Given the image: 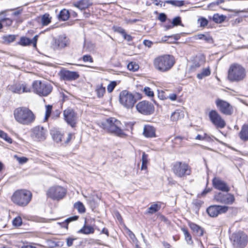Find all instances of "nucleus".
I'll use <instances>...</instances> for the list:
<instances>
[{
  "label": "nucleus",
  "mask_w": 248,
  "mask_h": 248,
  "mask_svg": "<svg viewBox=\"0 0 248 248\" xmlns=\"http://www.w3.org/2000/svg\"><path fill=\"white\" fill-rule=\"evenodd\" d=\"M13 115L15 120L23 125H29L32 123L35 119L33 112L25 107L16 108L14 110Z\"/></svg>",
  "instance_id": "f257e3e1"
},
{
  "label": "nucleus",
  "mask_w": 248,
  "mask_h": 248,
  "mask_svg": "<svg viewBox=\"0 0 248 248\" xmlns=\"http://www.w3.org/2000/svg\"><path fill=\"white\" fill-rule=\"evenodd\" d=\"M120 121L114 117H109L101 123V126L108 133L118 137L125 136Z\"/></svg>",
  "instance_id": "f03ea898"
},
{
  "label": "nucleus",
  "mask_w": 248,
  "mask_h": 248,
  "mask_svg": "<svg viewBox=\"0 0 248 248\" xmlns=\"http://www.w3.org/2000/svg\"><path fill=\"white\" fill-rule=\"evenodd\" d=\"M174 62V59L172 56L164 55L155 59L154 65L158 71L165 72L170 70L173 66Z\"/></svg>",
  "instance_id": "7ed1b4c3"
},
{
  "label": "nucleus",
  "mask_w": 248,
  "mask_h": 248,
  "mask_svg": "<svg viewBox=\"0 0 248 248\" xmlns=\"http://www.w3.org/2000/svg\"><path fill=\"white\" fill-rule=\"evenodd\" d=\"M32 197L31 193L27 190L21 189L16 191L13 194L11 200L16 204L26 206L31 201Z\"/></svg>",
  "instance_id": "20e7f679"
},
{
  "label": "nucleus",
  "mask_w": 248,
  "mask_h": 248,
  "mask_svg": "<svg viewBox=\"0 0 248 248\" xmlns=\"http://www.w3.org/2000/svg\"><path fill=\"white\" fill-rule=\"evenodd\" d=\"M245 69L241 65L234 63L231 65L228 70V78L231 81H240L246 77Z\"/></svg>",
  "instance_id": "39448f33"
},
{
  "label": "nucleus",
  "mask_w": 248,
  "mask_h": 248,
  "mask_svg": "<svg viewBox=\"0 0 248 248\" xmlns=\"http://www.w3.org/2000/svg\"><path fill=\"white\" fill-rule=\"evenodd\" d=\"M32 86L33 92L42 96H47L52 90L51 84L45 81H34Z\"/></svg>",
  "instance_id": "423d86ee"
},
{
  "label": "nucleus",
  "mask_w": 248,
  "mask_h": 248,
  "mask_svg": "<svg viewBox=\"0 0 248 248\" xmlns=\"http://www.w3.org/2000/svg\"><path fill=\"white\" fill-rule=\"evenodd\" d=\"M66 189L60 186H53L50 187L46 191L47 198L54 201H60L66 195Z\"/></svg>",
  "instance_id": "0eeeda50"
},
{
  "label": "nucleus",
  "mask_w": 248,
  "mask_h": 248,
  "mask_svg": "<svg viewBox=\"0 0 248 248\" xmlns=\"http://www.w3.org/2000/svg\"><path fill=\"white\" fill-rule=\"evenodd\" d=\"M172 170L174 174L179 178L189 175L191 173V168L187 164L179 161L173 165Z\"/></svg>",
  "instance_id": "6e6552de"
},
{
  "label": "nucleus",
  "mask_w": 248,
  "mask_h": 248,
  "mask_svg": "<svg viewBox=\"0 0 248 248\" xmlns=\"http://www.w3.org/2000/svg\"><path fill=\"white\" fill-rule=\"evenodd\" d=\"M119 101L122 105L128 108H132L136 101L134 95L126 90L120 93Z\"/></svg>",
  "instance_id": "1a4fd4ad"
},
{
  "label": "nucleus",
  "mask_w": 248,
  "mask_h": 248,
  "mask_svg": "<svg viewBox=\"0 0 248 248\" xmlns=\"http://www.w3.org/2000/svg\"><path fill=\"white\" fill-rule=\"evenodd\" d=\"M214 200L218 203L232 204L235 200L234 196L229 192H218L214 196Z\"/></svg>",
  "instance_id": "9d476101"
},
{
  "label": "nucleus",
  "mask_w": 248,
  "mask_h": 248,
  "mask_svg": "<svg viewBox=\"0 0 248 248\" xmlns=\"http://www.w3.org/2000/svg\"><path fill=\"white\" fill-rule=\"evenodd\" d=\"M231 240L235 247H245L248 243L247 235L241 232L233 233Z\"/></svg>",
  "instance_id": "9b49d317"
},
{
  "label": "nucleus",
  "mask_w": 248,
  "mask_h": 248,
  "mask_svg": "<svg viewBox=\"0 0 248 248\" xmlns=\"http://www.w3.org/2000/svg\"><path fill=\"white\" fill-rule=\"evenodd\" d=\"M209 118L211 123L217 128L222 129L226 125L225 120L216 110H212L209 112Z\"/></svg>",
  "instance_id": "f8f14e48"
},
{
  "label": "nucleus",
  "mask_w": 248,
  "mask_h": 248,
  "mask_svg": "<svg viewBox=\"0 0 248 248\" xmlns=\"http://www.w3.org/2000/svg\"><path fill=\"white\" fill-rule=\"evenodd\" d=\"M47 135L46 129L40 125L36 126L31 129V137L36 141H44Z\"/></svg>",
  "instance_id": "ddd939ff"
},
{
  "label": "nucleus",
  "mask_w": 248,
  "mask_h": 248,
  "mask_svg": "<svg viewBox=\"0 0 248 248\" xmlns=\"http://www.w3.org/2000/svg\"><path fill=\"white\" fill-rule=\"evenodd\" d=\"M136 108L140 113L149 115L153 113L155 108L153 104L147 101H142L136 105Z\"/></svg>",
  "instance_id": "4468645a"
},
{
  "label": "nucleus",
  "mask_w": 248,
  "mask_h": 248,
  "mask_svg": "<svg viewBox=\"0 0 248 248\" xmlns=\"http://www.w3.org/2000/svg\"><path fill=\"white\" fill-rule=\"evenodd\" d=\"M215 103L217 108L222 113L226 115H231L232 114L233 108L228 102L220 99H217Z\"/></svg>",
  "instance_id": "2eb2a0df"
},
{
  "label": "nucleus",
  "mask_w": 248,
  "mask_h": 248,
  "mask_svg": "<svg viewBox=\"0 0 248 248\" xmlns=\"http://www.w3.org/2000/svg\"><path fill=\"white\" fill-rule=\"evenodd\" d=\"M8 90L15 93L20 94L23 93H28L31 89L27 84L24 82H17L8 86Z\"/></svg>",
  "instance_id": "dca6fc26"
},
{
  "label": "nucleus",
  "mask_w": 248,
  "mask_h": 248,
  "mask_svg": "<svg viewBox=\"0 0 248 248\" xmlns=\"http://www.w3.org/2000/svg\"><path fill=\"white\" fill-rule=\"evenodd\" d=\"M63 116L65 121L71 127L76 126L78 116L77 113L72 109L68 108L63 111Z\"/></svg>",
  "instance_id": "f3484780"
},
{
  "label": "nucleus",
  "mask_w": 248,
  "mask_h": 248,
  "mask_svg": "<svg viewBox=\"0 0 248 248\" xmlns=\"http://www.w3.org/2000/svg\"><path fill=\"white\" fill-rule=\"evenodd\" d=\"M213 187L220 192H229L230 187L228 184L219 177H215L212 180Z\"/></svg>",
  "instance_id": "a211bd4d"
},
{
  "label": "nucleus",
  "mask_w": 248,
  "mask_h": 248,
  "mask_svg": "<svg viewBox=\"0 0 248 248\" xmlns=\"http://www.w3.org/2000/svg\"><path fill=\"white\" fill-rule=\"evenodd\" d=\"M229 207L226 206L211 205L206 210L208 214L211 217H216L219 214L226 213Z\"/></svg>",
  "instance_id": "6ab92c4d"
},
{
  "label": "nucleus",
  "mask_w": 248,
  "mask_h": 248,
  "mask_svg": "<svg viewBox=\"0 0 248 248\" xmlns=\"http://www.w3.org/2000/svg\"><path fill=\"white\" fill-rule=\"evenodd\" d=\"M59 76L61 79L66 81L74 80L78 79L79 77L78 72L64 69L60 71Z\"/></svg>",
  "instance_id": "aec40b11"
},
{
  "label": "nucleus",
  "mask_w": 248,
  "mask_h": 248,
  "mask_svg": "<svg viewBox=\"0 0 248 248\" xmlns=\"http://www.w3.org/2000/svg\"><path fill=\"white\" fill-rule=\"evenodd\" d=\"M69 43V39L65 35H62L54 40L53 46L56 49H60L68 46Z\"/></svg>",
  "instance_id": "412c9836"
},
{
  "label": "nucleus",
  "mask_w": 248,
  "mask_h": 248,
  "mask_svg": "<svg viewBox=\"0 0 248 248\" xmlns=\"http://www.w3.org/2000/svg\"><path fill=\"white\" fill-rule=\"evenodd\" d=\"M38 37V35H35L32 39H30L26 37H21L18 44L22 46H28L32 44L33 47L36 48Z\"/></svg>",
  "instance_id": "4be33fe9"
},
{
  "label": "nucleus",
  "mask_w": 248,
  "mask_h": 248,
  "mask_svg": "<svg viewBox=\"0 0 248 248\" xmlns=\"http://www.w3.org/2000/svg\"><path fill=\"white\" fill-rule=\"evenodd\" d=\"M188 225L192 231L194 235L198 236H202L203 235L204 230L200 226L191 221L188 222Z\"/></svg>",
  "instance_id": "5701e85b"
},
{
  "label": "nucleus",
  "mask_w": 248,
  "mask_h": 248,
  "mask_svg": "<svg viewBox=\"0 0 248 248\" xmlns=\"http://www.w3.org/2000/svg\"><path fill=\"white\" fill-rule=\"evenodd\" d=\"M143 135L147 138H153L155 137V129L152 126L145 125L143 132Z\"/></svg>",
  "instance_id": "b1692460"
},
{
  "label": "nucleus",
  "mask_w": 248,
  "mask_h": 248,
  "mask_svg": "<svg viewBox=\"0 0 248 248\" xmlns=\"http://www.w3.org/2000/svg\"><path fill=\"white\" fill-rule=\"evenodd\" d=\"M184 116V112L180 109H176L173 112L171 116L170 119L172 121L176 122L178 120L183 118Z\"/></svg>",
  "instance_id": "393cba45"
},
{
  "label": "nucleus",
  "mask_w": 248,
  "mask_h": 248,
  "mask_svg": "<svg viewBox=\"0 0 248 248\" xmlns=\"http://www.w3.org/2000/svg\"><path fill=\"white\" fill-rule=\"evenodd\" d=\"M240 138L243 141L248 140V124H244L239 133Z\"/></svg>",
  "instance_id": "a878e982"
},
{
  "label": "nucleus",
  "mask_w": 248,
  "mask_h": 248,
  "mask_svg": "<svg viewBox=\"0 0 248 248\" xmlns=\"http://www.w3.org/2000/svg\"><path fill=\"white\" fill-rule=\"evenodd\" d=\"M90 5L89 0H80L74 4V6L80 10L88 8Z\"/></svg>",
  "instance_id": "bb28decb"
},
{
  "label": "nucleus",
  "mask_w": 248,
  "mask_h": 248,
  "mask_svg": "<svg viewBox=\"0 0 248 248\" xmlns=\"http://www.w3.org/2000/svg\"><path fill=\"white\" fill-rule=\"evenodd\" d=\"M51 17L48 14H45L40 17V23L43 26H47L51 22Z\"/></svg>",
  "instance_id": "cd10ccee"
},
{
  "label": "nucleus",
  "mask_w": 248,
  "mask_h": 248,
  "mask_svg": "<svg viewBox=\"0 0 248 248\" xmlns=\"http://www.w3.org/2000/svg\"><path fill=\"white\" fill-rule=\"evenodd\" d=\"M70 16V12L65 9H62L60 12L58 17L59 20L66 21L68 19Z\"/></svg>",
  "instance_id": "c85d7f7f"
},
{
  "label": "nucleus",
  "mask_w": 248,
  "mask_h": 248,
  "mask_svg": "<svg viewBox=\"0 0 248 248\" xmlns=\"http://www.w3.org/2000/svg\"><path fill=\"white\" fill-rule=\"evenodd\" d=\"M197 38L203 40L206 43L213 44L214 42L213 38L209 34H199L197 35Z\"/></svg>",
  "instance_id": "c756f323"
},
{
  "label": "nucleus",
  "mask_w": 248,
  "mask_h": 248,
  "mask_svg": "<svg viewBox=\"0 0 248 248\" xmlns=\"http://www.w3.org/2000/svg\"><path fill=\"white\" fill-rule=\"evenodd\" d=\"M94 231V230L93 227L84 225L80 230L78 231V232L88 234L90 233H93Z\"/></svg>",
  "instance_id": "7c9ffc66"
},
{
  "label": "nucleus",
  "mask_w": 248,
  "mask_h": 248,
  "mask_svg": "<svg viewBox=\"0 0 248 248\" xmlns=\"http://www.w3.org/2000/svg\"><path fill=\"white\" fill-rule=\"evenodd\" d=\"M211 74V71L209 67L206 68H203L200 73L197 75V77L200 79H202L205 77L209 76Z\"/></svg>",
  "instance_id": "2f4dec72"
},
{
  "label": "nucleus",
  "mask_w": 248,
  "mask_h": 248,
  "mask_svg": "<svg viewBox=\"0 0 248 248\" xmlns=\"http://www.w3.org/2000/svg\"><path fill=\"white\" fill-rule=\"evenodd\" d=\"M202 65V62L195 59L192 62V63L189 67V71L191 72H194L199 68Z\"/></svg>",
  "instance_id": "473e14b6"
},
{
  "label": "nucleus",
  "mask_w": 248,
  "mask_h": 248,
  "mask_svg": "<svg viewBox=\"0 0 248 248\" xmlns=\"http://www.w3.org/2000/svg\"><path fill=\"white\" fill-rule=\"evenodd\" d=\"M16 38V36L14 34H9L3 35L2 37L3 42L5 44H10L15 41Z\"/></svg>",
  "instance_id": "72a5a7b5"
},
{
  "label": "nucleus",
  "mask_w": 248,
  "mask_h": 248,
  "mask_svg": "<svg viewBox=\"0 0 248 248\" xmlns=\"http://www.w3.org/2000/svg\"><path fill=\"white\" fill-rule=\"evenodd\" d=\"M161 208L160 204L155 203L152 204L150 207L148 208L147 213L149 214H153L158 211Z\"/></svg>",
  "instance_id": "f704fd0d"
},
{
  "label": "nucleus",
  "mask_w": 248,
  "mask_h": 248,
  "mask_svg": "<svg viewBox=\"0 0 248 248\" xmlns=\"http://www.w3.org/2000/svg\"><path fill=\"white\" fill-rule=\"evenodd\" d=\"M74 242L77 243H81V240L77 238L68 237L66 239V243L67 247H77V245H74Z\"/></svg>",
  "instance_id": "c9c22d12"
},
{
  "label": "nucleus",
  "mask_w": 248,
  "mask_h": 248,
  "mask_svg": "<svg viewBox=\"0 0 248 248\" xmlns=\"http://www.w3.org/2000/svg\"><path fill=\"white\" fill-rule=\"evenodd\" d=\"M181 230L184 233L185 239L188 244L192 243V237L187 229L182 228Z\"/></svg>",
  "instance_id": "e433bc0d"
},
{
  "label": "nucleus",
  "mask_w": 248,
  "mask_h": 248,
  "mask_svg": "<svg viewBox=\"0 0 248 248\" xmlns=\"http://www.w3.org/2000/svg\"><path fill=\"white\" fill-rule=\"evenodd\" d=\"M225 18L226 16L223 15L215 14L212 17V20L216 23H221L225 20Z\"/></svg>",
  "instance_id": "4c0bfd02"
},
{
  "label": "nucleus",
  "mask_w": 248,
  "mask_h": 248,
  "mask_svg": "<svg viewBox=\"0 0 248 248\" xmlns=\"http://www.w3.org/2000/svg\"><path fill=\"white\" fill-rule=\"evenodd\" d=\"M51 134L54 140L56 142H59L62 140L63 135L60 132L55 131L53 133H51Z\"/></svg>",
  "instance_id": "58836bf2"
},
{
  "label": "nucleus",
  "mask_w": 248,
  "mask_h": 248,
  "mask_svg": "<svg viewBox=\"0 0 248 248\" xmlns=\"http://www.w3.org/2000/svg\"><path fill=\"white\" fill-rule=\"evenodd\" d=\"M74 208L78 210L79 213L85 212V208L83 204L80 202H78L74 204Z\"/></svg>",
  "instance_id": "ea45409f"
},
{
  "label": "nucleus",
  "mask_w": 248,
  "mask_h": 248,
  "mask_svg": "<svg viewBox=\"0 0 248 248\" xmlns=\"http://www.w3.org/2000/svg\"><path fill=\"white\" fill-rule=\"evenodd\" d=\"M96 92L98 97H102L105 93L106 89L102 85H98L96 88Z\"/></svg>",
  "instance_id": "a19ab883"
},
{
  "label": "nucleus",
  "mask_w": 248,
  "mask_h": 248,
  "mask_svg": "<svg viewBox=\"0 0 248 248\" xmlns=\"http://www.w3.org/2000/svg\"><path fill=\"white\" fill-rule=\"evenodd\" d=\"M127 68L132 71H137L139 68V65L136 62H130L127 65Z\"/></svg>",
  "instance_id": "79ce46f5"
},
{
  "label": "nucleus",
  "mask_w": 248,
  "mask_h": 248,
  "mask_svg": "<svg viewBox=\"0 0 248 248\" xmlns=\"http://www.w3.org/2000/svg\"><path fill=\"white\" fill-rule=\"evenodd\" d=\"M0 138L3 139L9 143H12V139L8 136L7 133L2 130H0Z\"/></svg>",
  "instance_id": "37998d69"
},
{
  "label": "nucleus",
  "mask_w": 248,
  "mask_h": 248,
  "mask_svg": "<svg viewBox=\"0 0 248 248\" xmlns=\"http://www.w3.org/2000/svg\"><path fill=\"white\" fill-rule=\"evenodd\" d=\"M166 2L178 7H181L184 5V1L183 0H167Z\"/></svg>",
  "instance_id": "c03bdc74"
},
{
  "label": "nucleus",
  "mask_w": 248,
  "mask_h": 248,
  "mask_svg": "<svg viewBox=\"0 0 248 248\" xmlns=\"http://www.w3.org/2000/svg\"><path fill=\"white\" fill-rule=\"evenodd\" d=\"M198 23L200 24V26L201 27H204L207 25L208 21L205 17H201L198 20Z\"/></svg>",
  "instance_id": "a18cd8bd"
},
{
  "label": "nucleus",
  "mask_w": 248,
  "mask_h": 248,
  "mask_svg": "<svg viewBox=\"0 0 248 248\" xmlns=\"http://www.w3.org/2000/svg\"><path fill=\"white\" fill-rule=\"evenodd\" d=\"M117 85L116 82L115 81H111L107 87V91L108 93H111L116 86Z\"/></svg>",
  "instance_id": "49530a36"
},
{
  "label": "nucleus",
  "mask_w": 248,
  "mask_h": 248,
  "mask_svg": "<svg viewBox=\"0 0 248 248\" xmlns=\"http://www.w3.org/2000/svg\"><path fill=\"white\" fill-rule=\"evenodd\" d=\"M46 114H45V120H47L48 117L50 116L51 113V110H52V106L51 105H47L46 106Z\"/></svg>",
  "instance_id": "de8ad7c7"
},
{
  "label": "nucleus",
  "mask_w": 248,
  "mask_h": 248,
  "mask_svg": "<svg viewBox=\"0 0 248 248\" xmlns=\"http://www.w3.org/2000/svg\"><path fill=\"white\" fill-rule=\"evenodd\" d=\"M13 224L15 226H19L22 224V219L20 217H16L13 220Z\"/></svg>",
  "instance_id": "09e8293b"
},
{
  "label": "nucleus",
  "mask_w": 248,
  "mask_h": 248,
  "mask_svg": "<svg viewBox=\"0 0 248 248\" xmlns=\"http://www.w3.org/2000/svg\"><path fill=\"white\" fill-rule=\"evenodd\" d=\"M172 24L174 26L181 25V19L180 16H177L174 18L172 20Z\"/></svg>",
  "instance_id": "8fccbe9b"
},
{
  "label": "nucleus",
  "mask_w": 248,
  "mask_h": 248,
  "mask_svg": "<svg viewBox=\"0 0 248 248\" xmlns=\"http://www.w3.org/2000/svg\"><path fill=\"white\" fill-rule=\"evenodd\" d=\"M144 92L145 93V94L149 97H152L154 95V92L149 87H148L144 88Z\"/></svg>",
  "instance_id": "3c124183"
},
{
  "label": "nucleus",
  "mask_w": 248,
  "mask_h": 248,
  "mask_svg": "<svg viewBox=\"0 0 248 248\" xmlns=\"http://www.w3.org/2000/svg\"><path fill=\"white\" fill-rule=\"evenodd\" d=\"M14 157L20 164L25 163L28 161V159L25 157H18L17 155H15Z\"/></svg>",
  "instance_id": "603ef678"
},
{
  "label": "nucleus",
  "mask_w": 248,
  "mask_h": 248,
  "mask_svg": "<svg viewBox=\"0 0 248 248\" xmlns=\"http://www.w3.org/2000/svg\"><path fill=\"white\" fill-rule=\"evenodd\" d=\"M125 230H126V233L127 235L129 236L130 239L134 242L135 240H136L135 234L133 233L132 231H131L128 228H126Z\"/></svg>",
  "instance_id": "864d4df0"
},
{
  "label": "nucleus",
  "mask_w": 248,
  "mask_h": 248,
  "mask_svg": "<svg viewBox=\"0 0 248 248\" xmlns=\"http://www.w3.org/2000/svg\"><path fill=\"white\" fill-rule=\"evenodd\" d=\"M82 60L84 62H93V59L90 55H85L82 57Z\"/></svg>",
  "instance_id": "5fc2aeb1"
},
{
  "label": "nucleus",
  "mask_w": 248,
  "mask_h": 248,
  "mask_svg": "<svg viewBox=\"0 0 248 248\" xmlns=\"http://www.w3.org/2000/svg\"><path fill=\"white\" fill-rule=\"evenodd\" d=\"M1 21L8 26H11L13 23L12 20L8 18L2 19Z\"/></svg>",
  "instance_id": "6e6d98bb"
},
{
  "label": "nucleus",
  "mask_w": 248,
  "mask_h": 248,
  "mask_svg": "<svg viewBox=\"0 0 248 248\" xmlns=\"http://www.w3.org/2000/svg\"><path fill=\"white\" fill-rule=\"evenodd\" d=\"M114 28L115 31L121 34L123 36L126 32L125 30L122 27H114Z\"/></svg>",
  "instance_id": "4d7b16f0"
},
{
  "label": "nucleus",
  "mask_w": 248,
  "mask_h": 248,
  "mask_svg": "<svg viewBox=\"0 0 248 248\" xmlns=\"http://www.w3.org/2000/svg\"><path fill=\"white\" fill-rule=\"evenodd\" d=\"M78 218V217L77 216H75L73 217H70L68 218H67L65 220L66 222V225L67 226V224L71 221L77 220ZM66 228H67V226H66Z\"/></svg>",
  "instance_id": "13d9d810"
},
{
  "label": "nucleus",
  "mask_w": 248,
  "mask_h": 248,
  "mask_svg": "<svg viewBox=\"0 0 248 248\" xmlns=\"http://www.w3.org/2000/svg\"><path fill=\"white\" fill-rule=\"evenodd\" d=\"M148 155L146 154L145 152H143L142 155V159H141L142 163H144L147 164L148 162Z\"/></svg>",
  "instance_id": "bf43d9fd"
},
{
  "label": "nucleus",
  "mask_w": 248,
  "mask_h": 248,
  "mask_svg": "<svg viewBox=\"0 0 248 248\" xmlns=\"http://www.w3.org/2000/svg\"><path fill=\"white\" fill-rule=\"evenodd\" d=\"M167 16L164 13H161L159 14L158 16V19L162 22H164L166 20Z\"/></svg>",
  "instance_id": "052dcab7"
},
{
  "label": "nucleus",
  "mask_w": 248,
  "mask_h": 248,
  "mask_svg": "<svg viewBox=\"0 0 248 248\" xmlns=\"http://www.w3.org/2000/svg\"><path fill=\"white\" fill-rule=\"evenodd\" d=\"M143 43L145 46H148V47H151L153 45V42L148 40H144Z\"/></svg>",
  "instance_id": "680f3d73"
},
{
  "label": "nucleus",
  "mask_w": 248,
  "mask_h": 248,
  "mask_svg": "<svg viewBox=\"0 0 248 248\" xmlns=\"http://www.w3.org/2000/svg\"><path fill=\"white\" fill-rule=\"evenodd\" d=\"M167 98H169L171 101H175L177 99V95L175 93L170 94Z\"/></svg>",
  "instance_id": "e2e57ef3"
},
{
  "label": "nucleus",
  "mask_w": 248,
  "mask_h": 248,
  "mask_svg": "<svg viewBox=\"0 0 248 248\" xmlns=\"http://www.w3.org/2000/svg\"><path fill=\"white\" fill-rule=\"evenodd\" d=\"M123 37L125 40H127L128 42H130L132 40V37L129 34H127L126 32L124 34Z\"/></svg>",
  "instance_id": "0e129e2a"
},
{
  "label": "nucleus",
  "mask_w": 248,
  "mask_h": 248,
  "mask_svg": "<svg viewBox=\"0 0 248 248\" xmlns=\"http://www.w3.org/2000/svg\"><path fill=\"white\" fill-rule=\"evenodd\" d=\"M101 233L105 234L108 236L109 235L108 231V230L107 229H106L105 228H103V229L102 230V231L101 232Z\"/></svg>",
  "instance_id": "69168bd1"
},
{
  "label": "nucleus",
  "mask_w": 248,
  "mask_h": 248,
  "mask_svg": "<svg viewBox=\"0 0 248 248\" xmlns=\"http://www.w3.org/2000/svg\"><path fill=\"white\" fill-rule=\"evenodd\" d=\"M211 190V189L210 188H206L202 192V195H205L207 193L210 192Z\"/></svg>",
  "instance_id": "338daca9"
},
{
  "label": "nucleus",
  "mask_w": 248,
  "mask_h": 248,
  "mask_svg": "<svg viewBox=\"0 0 248 248\" xmlns=\"http://www.w3.org/2000/svg\"><path fill=\"white\" fill-rule=\"evenodd\" d=\"M73 136V134L72 133H69L68 134V136L67 137V139L65 141V143H68L70 140H71L72 137Z\"/></svg>",
  "instance_id": "774afa93"
}]
</instances>
